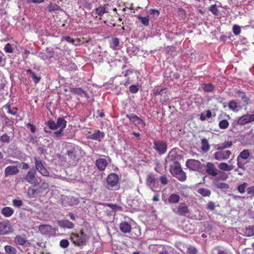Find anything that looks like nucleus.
Returning a JSON list of instances; mask_svg holds the SVG:
<instances>
[{"label":"nucleus","instance_id":"obj_1","mask_svg":"<svg viewBox=\"0 0 254 254\" xmlns=\"http://www.w3.org/2000/svg\"><path fill=\"white\" fill-rule=\"evenodd\" d=\"M89 239V236L86 234L83 230H80L78 233L70 234V239L75 246H85Z\"/></svg>","mask_w":254,"mask_h":254},{"label":"nucleus","instance_id":"obj_2","mask_svg":"<svg viewBox=\"0 0 254 254\" xmlns=\"http://www.w3.org/2000/svg\"><path fill=\"white\" fill-rule=\"evenodd\" d=\"M66 149V154L68 156L69 159L73 161H75L78 158V152L80 150V148L77 145L72 143H67L65 145Z\"/></svg>","mask_w":254,"mask_h":254},{"label":"nucleus","instance_id":"obj_3","mask_svg":"<svg viewBox=\"0 0 254 254\" xmlns=\"http://www.w3.org/2000/svg\"><path fill=\"white\" fill-rule=\"evenodd\" d=\"M171 173L181 182L185 181L186 180V173L183 171L180 164L178 162H176L174 166L171 167Z\"/></svg>","mask_w":254,"mask_h":254},{"label":"nucleus","instance_id":"obj_4","mask_svg":"<svg viewBox=\"0 0 254 254\" xmlns=\"http://www.w3.org/2000/svg\"><path fill=\"white\" fill-rule=\"evenodd\" d=\"M220 147L218 146L216 148L217 151L213 155V157L216 160H226L230 158L232 154V152L229 150L220 149Z\"/></svg>","mask_w":254,"mask_h":254},{"label":"nucleus","instance_id":"obj_5","mask_svg":"<svg viewBox=\"0 0 254 254\" xmlns=\"http://www.w3.org/2000/svg\"><path fill=\"white\" fill-rule=\"evenodd\" d=\"M13 231V228L8 220L0 221V235H8Z\"/></svg>","mask_w":254,"mask_h":254},{"label":"nucleus","instance_id":"obj_6","mask_svg":"<svg viewBox=\"0 0 254 254\" xmlns=\"http://www.w3.org/2000/svg\"><path fill=\"white\" fill-rule=\"evenodd\" d=\"M146 183L151 190L154 192L158 191L160 190L157 179L152 175H148L146 177Z\"/></svg>","mask_w":254,"mask_h":254},{"label":"nucleus","instance_id":"obj_7","mask_svg":"<svg viewBox=\"0 0 254 254\" xmlns=\"http://www.w3.org/2000/svg\"><path fill=\"white\" fill-rule=\"evenodd\" d=\"M35 161V167L36 170L44 176H49V172L47 169L44 166L43 161L40 159V158L35 157H34Z\"/></svg>","mask_w":254,"mask_h":254},{"label":"nucleus","instance_id":"obj_8","mask_svg":"<svg viewBox=\"0 0 254 254\" xmlns=\"http://www.w3.org/2000/svg\"><path fill=\"white\" fill-rule=\"evenodd\" d=\"M36 170L34 168H31L27 172L24 179L30 184L36 186L38 184V181L36 178Z\"/></svg>","mask_w":254,"mask_h":254},{"label":"nucleus","instance_id":"obj_9","mask_svg":"<svg viewBox=\"0 0 254 254\" xmlns=\"http://www.w3.org/2000/svg\"><path fill=\"white\" fill-rule=\"evenodd\" d=\"M153 148L160 154H165L167 150V143L161 140H154L153 142Z\"/></svg>","mask_w":254,"mask_h":254},{"label":"nucleus","instance_id":"obj_10","mask_svg":"<svg viewBox=\"0 0 254 254\" xmlns=\"http://www.w3.org/2000/svg\"><path fill=\"white\" fill-rule=\"evenodd\" d=\"M186 166L190 170L200 171L202 168V164L197 160L189 159L186 162Z\"/></svg>","mask_w":254,"mask_h":254},{"label":"nucleus","instance_id":"obj_11","mask_svg":"<svg viewBox=\"0 0 254 254\" xmlns=\"http://www.w3.org/2000/svg\"><path fill=\"white\" fill-rule=\"evenodd\" d=\"M252 122H254V114H247L240 117L237 120V124L240 126H244Z\"/></svg>","mask_w":254,"mask_h":254},{"label":"nucleus","instance_id":"obj_12","mask_svg":"<svg viewBox=\"0 0 254 254\" xmlns=\"http://www.w3.org/2000/svg\"><path fill=\"white\" fill-rule=\"evenodd\" d=\"M174 212L180 216H185L190 213L187 204L185 202L180 203L177 207V210Z\"/></svg>","mask_w":254,"mask_h":254},{"label":"nucleus","instance_id":"obj_13","mask_svg":"<svg viewBox=\"0 0 254 254\" xmlns=\"http://www.w3.org/2000/svg\"><path fill=\"white\" fill-rule=\"evenodd\" d=\"M205 172L210 176H216L218 175V170L213 163L208 162L205 166Z\"/></svg>","mask_w":254,"mask_h":254},{"label":"nucleus","instance_id":"obj_14","mask_svg":"<svg viewBox=\"0 0 254 254\" xmlns=\"http://www.w3.org/2000/svg\"><path fill=\"white\" fill-rule=\"evenodd\" d=\"M119 180L118 176L115 173L109 174L106 179L107 184L111 187L115 186L118 183Z\"/></svg>","mask_w":254,"mask_h":254},{"label":"nucleus","instance_id":"obj_15","mask_svg":"<svg viewBox=\"0 0 254 254\" xmlns=\"http://www.w3.org/2000/svg\"><path fill=\"white\" fill-rule=\"evenodd\" d=\"M126 117L135 125H141L142 127H145L146 125L143 120L135 114H131L130 115H127Z\"/></svg>","mask_w":254,"mask_h":254},{"label":"nucleus","instance_id":"obj_16","mask_svg":"<svg viewBox=\"0 0 254 254\" xmlns=\"http://www.w3.org/2000/svg\"><path fill=\"white\" fill-rule=\"evenodd\" d=\"M104 132L98 129L96 130L94 133L89 135L87 138L88 139L100 141L101 139L104 138Z\"/></svg>","mask_w":254,"mask_h":254},{"label":"nucleus","instance_id":"obj_17","mask_svg":"<svg viewBox=\"0 0 254 254\" xmlns=\"http://www.w3.org/2000/svg\"><path fill=\"white\" fill-rule=\"evenodd\" d=\"M19 170L16 166H8L4 170L5 177H8L12 175H15L18 174Z\"/></svg>","mask_w":254,"mask_h":254},{"label":"nucleus","instance_id":"obj_18","mask_svg":"<svg viewBox=\"0 0 254 254\" xmlns=\"http://www.w3.org/2000/svg\"><path fill=\"white\" fill-rule=\"evenodd\" d=\"M108 162L105 159L99 158L96 160L95 165L98 169L100 171L105 170L108 165Z\"/></svg>","mask_w":254,"mask_h":254},{"label":"nucleus","instance_id":"obj_19","mask_svg":"<svg viewBox=\"0 0 254 254\" xmlns=\"http://www.w3.org/2000/svg\"><path fill=\"white\" fill-rule=\"evenodd\" d=\"M38 230L42 235H47L51 234L53 229L51 226L44 224L40 225Z\"/></svg>","mask_w":254,"mask_h":254},{"label":"nucleus","instance_id":"obj_20","mask_svg":"<svg viewBox=\"0 0 254 254\" xmlns=\"http://www.w3.org/2000/svg\"><path fill=\"white\" fill-rule=\"evenodd\" d=\"M69 91L75 95L82 97L83 95L87 97V94L85 91L79 87H71L69 88Z\"/></svg>","mask_w":254,"mask_h":254},{"label":"nucleus","instance_id":"obj_21","mask_svg":"<svg viewBox=\"0 0 254 254\" xmlns=\"http://www.w3.org/2000/svg\"><path fill=\"white\" fill-rule=\"evenodd\" d=\"M58 224L62 228L72 229L74 227L73 223L68 220L64 219L59 221Z\"/></svg>","mask_w":254,"mask_h":254},{"label":"nucleus","instance_id":"obj_22","mask_svg":"<svg viewBox=\"0 0 254 254\" xmlns=\"http://www.w3.org/2000/svg\"><path fill=\"white\" fill-rule=\"evenodd\" d=\"M119 228L120 230L124 233H129L131 229V226L127 222H122L120 224Z\"/></svg>","mask_w":254,"mask_h":254},{"label":"nucleus","instance_id":"obj_23","mask_svg":"<svg viewBox=\"0 0 254 254\" xmlns=\"http://www.w3.org/2000/svg\"><path fill=\"white\" fill-rule=\"evenodd\" d=\"M49 187V183L45 180H41L39 187L37 188L38 192L43 193L44 191L48 189Z\"/></svg>","mask_w":254,"mask_h":254},{"label":"nucleus","instance_id":"obj_24","mask_svg":"<svg viewBox=\"0 0 254 254\" xmlns=\"http://www.w3.org/2000/svg\"><path fill=\"white\" fill-rule=\"evenodd\" d=\"M235 96L237 97H240L242 101L245 103L247 105H248L250 103V99L246 95L245 92L238 90L236 92Z\"/></svg>","mask_w":254,"mask_h":254},{"label":"nucleus","instance_id":"obj_25","mask_svg":"<svg viewBox=\"0 0 254 254\" xmlns=\"http://www.w3.org/2000/svg\"><path fill=\"white\" fill-rule=\"evenodd\" d=\"M1 213L5 217H9L14 213V210L10 207L5 206L2 208Z\"/></svg>","mask_w":254,"mask_h":254},{"label":"nucleus","instance_id":"obj_26","mask_svg":"<svg viewBox=\"0 0 254 254\" xmlns=\"http://www.w3.org/2000/svg\"><path fill=\"white\" fill-rule=\"evenodd\" d=\"M110 48L113 50H119L121 48L120 45V41L119 38L115 37L112 39V43L110 46Z\"/></svg>","mask_w":254,"mask_h":254},{"label":"nucleus","instance_id":"obj_27","mask_svg":"<svg viewBox=\"0 0 254 254\" xmlns=\"http://www.w3.org/2000/svg\"><path fill=\"white\" fill-rule=\"evenodd\" d=\"M168 200L170 204L177 203L180 200V196L178 194L172 193L169 196Z\"/></svg>","mask_w":254,"mask_h":254},{"label":"nucleus","instance_id":"obj_28","mask_svg":"<svg viewBox=\"0 0 254 254\" xmlns=\"http://www.w3.org/2000/svg\"><path fill=\"white\" fill-rule=\"evenodd\" d=\"M27 242L25 236L17 235L14 238V242L19 245H24Z\"/></svg>","mask_w":254,"mask_h":254},{"label":"nucleus","instance_id":"obj_29","mask_svg":"<svg viewBox=\"0 0 254 254\" xmlns=\"http://www.w3.org/2000/svg\"><path fill=\"white\" fill-rule=\"evenodd\" d=\"M219 168L223 171H230L234 169V166L228 165L227 163L225 162H222L219 164Z\"/></svg>","mask_w":254,"mask_h":254},{"label":"nucleus","instance_id":"obj_30","mask_svg":"<svg viewBox=\"0 0 254 254\" xmlns=\"http://www.w3.org/2000/svg\"><path fill=\"white\" fill-rule=\"evenodd\" d=\"M176 149V148L172 149L169 153V157L171 158L172 161H176L182 158L181 155L177 154Z\"/></svg>","mask_w":254,"mask_h":254},{"label":"nucleus","instance_id":"obj_31","mask_svg":"<svg viewBox=\"0 0 254 254\" xmlns=\"http://www.w3.org/2000/svg\"><path fill=\"white\" fill-rule=\"evenodd\" d=\"M95 13L99 16H102L104 14L107 13V7L105 5L104 6H99L95 9Z\"/></svg>","mask_w":254,"mask_h":254},{"label":"nucleus","instance_id":"obj_32","mask_svg":"<svg viewBox=\"0 0 254 254\" xmlns=\"http://www.w3.org/2000/svg\"><path fill=\"white\" fill-rule=\"evenodd\" d=\"M201 149L204 152H207L210 149V146L208 140L204 138L201 140Z\"/></svg>","mask_w":254,"mask_h":254},{"label":"nucleus","instance_id":"obj_33","mask_svg":"<svg viewBox=\"0 0 254 254\" xmlns=\"http://www.w3.org/2000/svg\"><path fill=\"white\" fill-rule=\"evenodd\" d=\"M250 156V153L249 150L244 149L240 153L237 158L240 159L247 160L249 158Z\"/></svg>","mask_w":254,"mask_h":254},{"label":"nucleus","instance_id":"obj_34","mask_svg":"<svg viewBox=\"0 0 254 254\" xmlns=\"http://www.w3.org/2000/svg\"><path fill=\"white\" fill-rule=\"evenodd\" d=\"M26 72L30 74L35 83H37L40 81L41 77L38 76L37 74L35 72H33L31 69H27Z\"/></svg>","mask_w":254,"mask_h":254},{"label":"nucleus","instance_id":"obj_35","mask_svg":"<svg viewBox=\"0 0 254 254\" xmlns=\"http://www.w3.org/2000/svg\"><path fill=\"white\" fill-rule=\"evenodd\" d=\"M56 125H57L58 128L60 127V128L64 129L66 126V121L64 118H59L57 119Z\"/></svg>","mask_w":254,"mask_h":254},{"label":"nucleus","instance_id":"obj_36","mask_svg":"<svg viewBox=\"0 0 254 254\" xmlns=\"http://www.w3.org/2000/svg\"><path fill=\"white\" fill-rule=\"evenodd\" d=\"M3 108L6 109L7 111V113L12 115H15L17 114V109L16 108H13L11 109L10 104L7 103L3 106Z\"/></svg>","mask_w":254,"mask_h":254},{"label":"nucleus","instance_id":"obj_37","mask_svg":"<svg viewBox=\"0 0 254 254\" xmlns=\"http://www.w3.org/2000/svg\"><path fill=\"white\" fill-rule=\"evenodd\" d=\"M197 192L204 197H209L211 194L210 190L205 188H200L197 190Z\"/></svg>","mask_w":254,"mask_h":254},{"label":"nucleus","instance_id":"obj_38","mask_svg":"<svg viewBox=\"0 0 254 254\" xmlns=\"http://www.w3.org/2000/svg\"><path fill=\"white\" fill-rule=\"evenodd\" d=\"M47 8L48 9V11L50 12H54L61 9V7L59 5L53 3H50V4L48 5Z\"/></svg>","mask_w":254,"mask_h":254},{"label":"nucleus","instance_id":"obj_39","mask_svg":"<svg viewBox=\"0 0 254 254\" xmlns=\"http://www.w3.org/2000/svg\"><path fill=\"white\" fill-rule=\"evenodd\" d=\"M39 193L38 192L37 189H35L31 187L28 188L27 191V196L29 198L34 197L36 194Z\"/></svg>","mask_w":254,"mask_h":254},{"label":"nucleus","instance_id":"obj_40","mask_svg":"<svg viewBox=\"0 0 254 254\" xmlns=\"http://www.w3.org/2000/svg\"><path fill=\"white\" fill-rule=\"evenodd\" d=\"M4 250L5 252L8 254H16L17 250L16 249L9 245H6L4 246Z\"/></svg>","mask_w":254,"mask_h":254},{"label":"nucleus","instance_id":"obj_41","mask_svg":"<svg viewBox=\"0 0 254 254\" xmlns=\"http://www.w3.org/2000/svg\"><path fill=\"white\" fill-rule=\"evenodd\" d=\"M137 18L144 26H148L149 25L150 20L149 16L143 17L139 15Z\"/></svg>","mask_w":254,"mask_h":254},{"label":"nucleus","instance_id":"obj_42","mask_svg":"<svg viewBox=\"0 0 254 254\" xmlns=\"http://www.w3.org/2000/svg\"><path fill=\"white\" fill-rule=\"evenodd\" d=\"M229 123L228 121L225 119H223L219 122L218 126L221 129H226L228 127Z\"/></svg>","mask_w":254,"mask_h":254},{"label":"nucleus","instance_id":"obj_43","mask_svg":"<svg viewBox=\"0 0 254 254\" xmlns=\"http://www.w3.org/2000/svg\"><path fill=\"white\" fill-rule=\"evenodd\" d=\"M10 136L4 133L0 136V141L3 143H9L10 142Z\"/></svg>","mask_w":254,"mask_h":254},{"label":"nucleus","instance_id":"obj_44","mask_svg":"<svg viewBox=\"0 0 254 254\" xmlns=\"http://www.w3.org/2000/svg\"><path fill=\"white\" fill-rule=\"evenodd\" d=\"M202 89L205 92H211L214 90V86L211 83L204 84Z\"/></svg>","mask_w":254,"mask_h":254},{"label":"nucleus","instance_id":"obj_45","mask_svg":"<svg viewBox=\"0 0 254 254\" xmlns=\"http://www.w3.org/2000/svg\"><path fill=\"white\" fill-rule=\"evenodd\" d=\"M46 125L51 129L55 130L58 128L56 123L52 120H50L46 122Z\"/></svg>","mask_w":254,"mask_h":254},{"label":"nucleus","instance_id":"obj_46","mask_svg":"<svg viewBox=\"0 0 254 254\" xmlns=\"http://www.w3.org/2000/svg\"><path fill=\"white\" fill-rule=\"evenodd\" d=\"M233 145V142L230 141L225 142L221 144H219L218 146L220 147V149H225L226 148L231 147Z\"/></svg>","mask_w":254,"mask_h":254},{"label":"nucleus","instance_id":"obj_47","mask_svg":"<svg viewBox=\"0 0 254 254\" xmlns=\"http://www.w3.org/2000/svg\"><path fill=\"white\" fill-rule=\"evenodd\" d=\"M228 107L230 109L233 111L238 110V104L236 101L234 100H231L229 102Z\"/></svg>","mask_w":254,"mask_h":254},{"label":"nucleus","instance_id":"obj_48","mask_svg":"<svg viewBox=\"0 0 254 254\" xmlns=\"http://www.w3.org/2000/svg\"><path fill=\"white\" fill-rule=\"evenodd\" d=\"M208 10L211 11L214 15H218L219 13V10L217 8L216 4H213L211 5L209 8Z\"/></svg>","mask_w":254,"mask_h":254},{"label":"nucleus","instance_id":"obj_49","mask_svg":"<svg viewBox=\"0 0 254 254\" xmlns=\"http://www.w3.org/2000/svg\"><path fill=\"white\" fill-rule=\"evenodd\" d=\"M233 32L235 35H239L241 32V27L238 25L235 24L233 26Z\"/></svg>","mask_w":254,"mask_h":254},{"label":"nucleus","instance_id":"obj_50","mask_svg":"<svg viewBox=\"0 0 254 254\" xmlns=\"http://www.w3.org/2000/svg\"><path fill=\"white\" fill-rule=\"evenodd\" d=\"M69 245L68 241L66 239H63L60 242V246L63 249L67 248Z\"/></svg>","mask_w":254,"mask_h":254},{"label":"nucleus","instance_id":"obj_51","mask_svg":"<svg viewBox=\"0 0 254 254\" xmlns=\"http://www.w3.org/2000/svg\"><path fill=\"white\" fill-rule=\"evenodd\" d=\"M247 183H244L243 184L239 185L238 187V191L241 193H243L245 192V189L246 187H247Z\"/></svg>","mask_w":254,"mask_h":254},{"label":"nucleus","instance_id":"obj_52","mask_svg":"<svg viewBox=\"0 0 254 254\" xmlns=\"http://www.w3.org/2000/svg\"><path fill=\"white\" fill-rule=\"evenodd\" d=\"M12 204L14 207L19 208L23 205V202L21 200L15 199L12 200Z\"/></svg>","mask_w":254,"mask_h":254},{"label":"nucleus","instance_id":"obj_53","mask_svg":"<svg viewBox=\"0 0 254 254\" xmlns=\"http://www.w3.org/2000/svg\"><path fill=\"white\" fill-rule=\"evenodd\" d=\"M4 50L7 53H12L13 52V48L9 43L5 45Z\"/></svg>","mask_w":254,"mask_h":254},{"label":"nucleus","instance_id":"obj_54","mask_svg":"<svg viewBox=\"0 0 254 254\" xmlns=\"http://www.w3.org/2000/svg\"><path fill=\"white\" fill-rule=\"evenodd\" d=\"M139 90V86L138 85H132L129 87V91L131 93H136Z\"/></svg>","mask_w":254,"mask_h":254},{"label":"nucleus","instance_id":"obj_55","mask_svg":"<svg viewBox=\"0 0 254 254\" xmlns=\"http://www.w3.org/2000/svg\"><path fill=\"white\" fill-rule=\"evenodd\" d=\"M187 252L189 254H196L197 250L195 247L190 246L188 248Z\"/></svg>","mask_w":254,"mask_h":254},{"label":"nucleus","instance_id":"obj_56","mask_svg":"<svg viewBox=\"0 0 254 254\" xmlns=\"http://www.w3.org/2000/svg\"><path fill=\"white\" fill-rule=\"evenodd\" d=\"M215 207H216V206H215V203L212 201H208V202L207 203V205H206L207 209L210 211L214 210Z\"/></svg>","mask_w":254,"mask_h":254},{"label":"nucleus","instance_id":"obj_57","mask_svg":"<svg viewBox=\"0 0 254 254\" xmlns=\"http://www.w3.org/2000/svg\"><path fill=\"white\" fill-rule=\"evenodd\" d=\"M165 51L167 54L172 55L176 51V48L175 47H167L166 48Z\"/></svg>","mask_w":254,"mask_h":254},{"label":"nucleus","instance_id":"obj_58","mask_svg":"<svg viewBox=\"0 0 254 254\" xmlns=\"http://www.w3.org/2000/svg\"><path fill=\"white\" fill-rule=\"evenodd\" d=\"M64 40H65L68 43H72V44L74 45L75 40L69 36H63L62 38V41Z\"/></svg>","mask_w":254,"mask_h":254},{"label":"nucleus","instance_id":"obj_59","mask_svg":"<svg viewBox=\"0 0 254 254\" xmlns=\"http://www.w3.org/2000/svg\"><path fill=\"white\" fill-rule=\"evenodd\" d=\"M159 181L163 185H166L168 183V180L166 176H161L159 178Z\"/></svg>","mask_w":254,"mask_h":254},{"label":"nucleus","instance_id":"obj_60","mask_svg":"<svg viewBox=\"0 0 254 254\" xmlns=\"http://www.w3.org/2000/svg\"><path fill=\"white\" fill-rule=\"evenodd\" d=\"M217 187L221 189H228L229 188V185L225 183H219L216 185Z\"/></svg>","mask_w":254,"mask_h":254},{"label":"nucleus","instance_id":"obj_61","mask_svg":"<svg viewBox=\"0 0 254 254\" xmlns=\"http://www.w3.org/2000/svg\"><path fill=\"white\" fill-rule=\"evenodd\" d=\"M178 12L179 15L182 19H184L186 17V10L183 8H179L178 9Z\"/></svg>","mask_w":254,"mask_h":254},{"label":"nucleus","instance_id":"obj_62","mask_svg":"<svg viewBox=\"0 0 254 254\" xmlns=\"http://www.w3.org/2000/svg\"><path fill=\"white\" fill-rule=\"evenodd\" d=\"M237 165L238 166V169L239 168H240V169H242L243 170H245V163H243V162H242L241 161V159H238V158H237Z\"/></svg>","mask_w":254,"mask_h":254},{"label":"nucleus","instance_id":"obj_63","mask_svg":"<svg viewBox=\"0 0 254 254\" xmlns=\"http://www.w3.org/2000/svg\"><path fill=\"white\" fill-rule=\"evenodd\" d=\"M106 205L114 210L120 209L121 208L120 206L112 203H106Z\"/></svg>","mask_w":254,"mask_h":254},{"label":"nucleus","instance_id":"obj_64","mask_svg":"<svg viewBox=\"0 0 254 254\" xmlns=\"http://www.w3.org/2000/svg\"><path fill=\"white\" fill-rule=\"evenodd\" d=\"M149 13L153 16H159L160 12L157 9H151L150 10Z\"/></svg>","mask_w":254,"mask_h":254}]
</instances>
